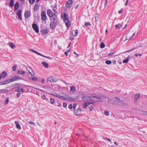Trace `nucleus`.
I'll use <instances>...</instances> for the list:
<instances>
[{
	"label": "nucleus",
	"instance_id": "f257e3e1",
	"mask_svg": "<svg viewBox=\"0 0 147 147\" xmlns=\"http://www.w3.org/2000/svg\"><path fill=\"white\" fill-rule=\"evenodd\" d=\"M63 18L64 21L65 23L66 26L67 27H70L71 25V22L69 20V17L68 14L65 13H64Z\"/></svg>",
	"mask_w": 147,
	"mask_h": 147
},
{
	"label": "nucleus",
	"instance_id": "f03ea898",
	"mask_svg": "<svg viewBox=\"0 0 147 147\" xmlns=\"http://www.w3.org/2000/svg\"><path fill=\"white\" fill-rule=\"evenodd\" d=\"M48 16L50 17V20L54 19V18H58L57 16L55 13H53L50 9H48L47 11Z\"/></svg>",
	"mask_w": 147,
	"mask_h": 147
},
{
	"label": "nucleus",
	"instance_id": "7ed1b4c3",
	"mask_svg": "<svg viewBox=\"0 0 147 147\" xmlns=\"http://www.w3.org/2000/svg\"><path fill=\"white\" fill-rule=\"evenodd\" d=\"M54 19L50 20L51 21L50 24V27L51 29H53L56 28V25L58 22V18H54Z\"/></svg>",
	"mask_w": 147,
	"mask_h": 147
},
{
	"label": "nucleus",
	"instance_id": "20e7f679",
	"mask_svg": "<svg viewBox=\"0 0 147 147\" xmlns=\"http://www.w3.org/2000/svg\"><path fill=\"white\" fill-rule=\"evenodd\" d=\"M93 99H92V100L96 102H101L102 101V99L103 98L102 96L99 95L93 96Z\"/></svg>",
	"mask_w": 147,
	"mask_h": 147
},
{
	"label": "nucleus",
	"instance_id": "39448f33",
	"mask_svg": "<svg viewBox=\"0 0 147 147\" xmlns=\"http://www.w3.org/2000/svg\"><path fill=\"white\" fill-rule=\"evenodd\" d=\"M115 105H122L123 104V101L118 97H115Z\"/></svg>",
	"mask_w": 147,
	"mask_h": 147
},
{
	"label": "nucleus",
	"instance_id": "423d86ee",
	"mask_svg": "<svg viewBox=\"0 0 147 147\" xmlns=\"http://www.w3.org/2000/svg\"><path fill=\"white\" fill-rule=\"evenodd\" d=\"M22 79V78L17 76H14L9 79L10 82L17 80H21Z\"/></svg>",
	"mask_w": 147,
	"mask_h": 147
},
{
	"label": "nucleus",
	"instance_id": "0eeeda50",
	"mask_svg": "<svg viewBox=\"0 0 147 147\" xmlns=\"http://www.w3.org/2000/svg\"><path fill=\"white\" fill-rule=\"evenodd\" d=\"M82 98V99L85 101L91 100L92 99L91 97L88 96H83Z\"/></svg>",
	"mask_w": 147,
	"mask_h": 147
},
{
	"label": "nucleus",
	"instance_id": "6e6552de",
	"mask_svg": "<svg viewBox=\"0 0 147 147\" xmlns=\"http://www.w3.org/2000/svg\"><path fill=\"white\" fill-rule=\"evenodd\" d=\"M41 18L42 20L43 21H45L46 20L47 16L45 11H44L41 12Z\"/></svg>",
	"mask_w": 147,
	"mask_h": 147
},
{
	"label": "nucleus",
	"instance_id": "1a4fd4ad",
	"mask_svg": "<svg viewBox=\"0 0 147 147\" xmlns=\"http://www.w3.org/2000/svg\"><path fill=\"white\" fill-rule=\"evenodd\" d=\"M26 69L29 73L32 76H33L34 75L35 73L33 70L31 69L30 67H26Z\"/></svg>",
	"mask_w": 147,
	"mask_h": 147
},
{
	"label": "nucleus",
	"instance_id": "9d476101",
	"mask_svg": "<svg viewBox=\"0 0 147 147\" xmlns=\"http://www.w3.org/2000/svg\"><path fill=\"white\" fill-rule=\"evenodd\" d=\"M32 27L34 30L37 33L39 32L38 28L37 25L36 24H33Z\"/></svg>",
	"mask_w": 147,
	"mask_h": 147
},
{
	"label": "nucleus",
	"instance_id": "9b49d317",
	"mask_svg": "<svg viewBox=\"0 0 147 147\" xmlns=\"http://www.w3.org/2000/svg\"><path fill=\"white\" fill-rule=\"evenodd\" d=\"M73 4L72 0H68L66 3V5L67 7H70L72 6Z\"/></svg>",
	"mask_w": 147,
	"mask_h": 147
},
{
	"label": "nucleus",
	"instance_id": "f8f14e48",
	"mask_svg": "<svg viewBox=\"0 0 147 147\" xmlns=\"http://www.w3.org/2000/svg\"><path fill=\"white\" fill-rule=\"evenodd\" d=\"M22 11L21 10H18L17 12V14L18 16V17L20 20H22Z\"/></svg>",
	"mask_w": 147,
	"mask_h": 147
},
{
	"label": "nucleus",
	"instance_id": "ddd939ff",
	"mask_svg": "<svg viewBox=\"0 0 147 147\" xmlns=\"http://www.w3.org/2000/svg\"><path fill=\"white\" fill-rule=\"evenodd\" d=\"M82 110L79 108L74 110V113L76 115L78 116L80 114V113Z\"/></svg>",
	"mask_w": 147,
	"mask_h": 147
},
{
	"label": "nucleus",
	"instance_id": "4468645a",
	"mask_svg": "<svg viewBox=\"0 0 147 147\" xmlns=\"http://www.w3.org/2000/svg\"><path fill=\"white\" fill-rule=\"evenodd\" d=\"M16 90L18 92H23L24 91V89L21 86H19L16 88Z\"/></svg>",
	"mask_w": 147,
	"mask_h": 147
},
{
	"label": "nucleus",
	"instance_id": "2eb2a0df",
	"mask_svg": "<svg viewBox=\"0 0 147 147\" xmlns=\"http://www.w3.org/2000/svg\"><path fill=\"white\" fill-rule=\"evenodd\" d=\"M65 96H62L61 99L63 100H65L67 101H70L71 98L69 97V95H65Z\"/></svg>",
	"mask_w": 147,
	"mask_h": 147
},
{
	"label": "nucleus",
	"instance_id": "dca6fc26",
	"mask_svg": "<svg viewBox=\"0 0 147 147\" xmlns=\"http://www.w3.org/2000/svg\"><path fill=\"white\" fill-rule=\"evenodd\" d=\"M41 31L42 32V34H46L49 32V31L48 30V29L45 28L43 29H41Z\"/></svg>",
	"mask_w": 147,
	"mask_h": 147
},
{
	"label": "nucleus",
	"instance_id": "f3484780",
	"mask_svg": "<svg viewBox=\"0 0 147 147\" xmlns=\"http://www.w3.org/2000/svg\"><path fill=\"white\" fill-rule=\"evenodd\" d=\"M31 13L30 11H26L24 14L25 18H28L30 16Z\"/></svg>",
	"mask_w": 147,
	"mask_h": 147
},
{
	"label": "nucleus",
	"instance_id": "a211bd4d",
	"mask_svg": "<svg viewBox=\"0 0 147 147\" xmlns=\"http://www.w3.org/2000/svg\"><path fill=\"white\" fill-rule=\"evenodd\" d=\"M90 103V102H84L82 105V107L84 109H85Z\"/></svg>",
	"mask_w": 147,
	"mask_h": 147
},
{
	"label": "nucleus",
	"instance_id": "6ab92c4d",
	"mask_svg": "<svg viewBox=\"0 0 147 147\" xmlns=\"http://www.w3.org/2000/svg\"><path fill=\"white\" fill-rule=\"evenodd\" d=\"M15 123L16 124V127L19 130L21 129V127L20 125L19 124L18 122L15 121Z\"/></svg>",
	"mask_w": 147,
	"mask_h": 147
},
{
	"label": "nucleus",
	"instance_id": "aec40b11",
	"mask_svg": "<svg viewBox=\"0 0 147 147\" xmlns=\"http://www.w3.org/2000/svg\"><path fill=\"white\" fill-rule=\"evenodd\" d=\"M19 7V3L18 2H17L14 5V10H17Z\"/></svg>",
	"mask_w": 147,
	"mask_h": 147
},
{
	"label": "nucleus",
	"instance_id": "412c9836",
	"mask_svg": "<svg viewBox=\"0 0 147 147\" xmlns=\"http://www.w3.org/2000/svg\"><path fill=\"white\" fill-rule=\"evenodd\" d=\"M115 100L112 99L109 100L108 101L109 103L111 104L115 105Z\"/></svg>",
	"mask_w": 147,
	"mask_h": 147
},
{
	"label": "nucleus",
	"instance_id": "4be33fe9",
	"mask_svg": "<svg viewBox=\"0 0 147 147\" xmlns=\"http://www.w3.org/2000/svg\"><path fill=\"white\" fill-rule=\"evenodd\" d=\"M14 1V0H11L9 4V6L10 7H13Z\"/></svg>",
	"mask_w": 147,
	"mask_h": 147
},
{
	"label": "nucleus",
	"instance_id": "5701e85b",
	"mask_svg": "<svg viewBox=\"0 0 147 147\" xmlns=\"http://www.w3.org/2000/svg\"><path fill=\"white\" fill-rule=\"evenodd\" d=\"M9 45L13 49H14L16 47L15 44L11 42L9 43Z\"/></svg>",
	"mask_w": 147,
	"mask_h": 147
},
{
	"label": "nucleus",
	"instance_id": "b1692460",
	"mask_svg": "<svg viewBox=\"0 0 147 147\" xmlns=\"http://www.w3.org/2000/svg\"><path fill=\"white\" fill-rule=\"evenodd\" d=\"M39 5L38 4H36L34 8V11H36L39 9Z\"/></svg>",
	"mask_w": 147,
	"mask_h": 147
},
{
	"label": "nucleus",
	"instance_id": "393cba45",
	"mask_svg": "<svg viewBox=\"0 0 147 147\" xmlns=\"http://www.w3.org/2000/svg\"><path fill=\"white\" fill-rule=\"evenodd\" d=\"M42 64L45 67L47 68L49 66L48 64L46 62H43L42 63Z\"/></svg>",
	"mask_w": 147,
	"mask_h": 147
},
{
	"label": "nucleus",
	"instance_id": "a878e982",
	"mask_svg": "<svg viewBox=\"0 0 147 147\" xmlns=\"http://www.w3.org/2000/svg\"><path fill=\"white\" fill-rule=\"evenodd\" d=\"M70 91L73 92H74L76 91V89L75 87L71 86L70 88Z\"/></svg>",
	"mask_w": 147,
	"mask_h": 147
},
{
	"label": "nucleus",
	"instance_id": "bb28decb",
	"mask_svg": "<svg viewBox=\"0 0 147 147\" xmlns=\"http://www.w3.org/2000/svg\"><path fill=\"white\" fill-rule=\"evenodd\" d=\"M31 50L32 52L35 53L38 55H40V56H43V55L38 53V52H37V51H36L35 50H33V49H31Z\"/></svg>",
	"mask_w": 147,
	"mask_h": 147
},
{
	"label": "nucleus",
	"instance_id": "cd10ccee",
	"mask_svg": "<svg viewBox=\"0 0 147 147\" xmlns=\"http://www.w3.org/2000/svg\"><path fill=\"white\" fill-rule=\"evenodd\" d=\"M3 78H4L7 75V73L6 71H3L1 74Z\"/></svg>",
	"mask_w": 147,
	"mask_h": 147
},
{
	"label": "nucleus",
	"instance_id": "c85d7f7f",
	"mask_svg": "<svg viewBox=\"0 0 147 147\" xmlns=\"http://www.w3.org/2000/svg\"><path fill=\"white\" fill-rule=\"evenodd\" d=\"M95 20L97 21L99 18V16L98 14L96 13L94 16Z\"/></svg>",
	"mask_w": 147,
	"mask_h": 147
},
{
	"label": "nucleus",
	"instance_id": "c756f323",
	"mask_svg": "<svg viewBox=\"0 0 147 147\" xmlns=\"http://www.w3.org/2000/svg\"><path fill=\"white\" fill-rule=\"evenodd\" d=\"M129 56L126 59H124L123 60V63H127L129 61Z\"/></svg>",
	"mask_w": 147,
	"mask_h": 147
},
{
	"label": "nucleus",
	"instance_id": "7c9ffc66",
	"mask_svg": "<svg viewBox=\"0 0 147 147\" xmlns=\"http://www.w3.org/2000/svg\"><path fill=\"white\" fill-rule=\"evenodd\" d=\"M3 81L4 82L5 85L6 84H8L10 83H11L10 80H9V79H8L5 80Z\"/></svg>",
	"mask_w": 147,
	"mask_h": 147
},
{
	"label": "nucleus",
	"instance_id": "2f4dec72",
	"mask_svg": "<svg viewBox=\"0 0 147 147\" xmlns=\"http://www.w3.org/2000/svg\"><path fill=\"white\" fill-rule=\"evenodd\" d=\"M25 73V72L24 71L22 70H18V74H23Z\"/></svg>",
	"mask_w": 147,
	"mask_h": 147
},
{
	"label": "nucleus",
	"instance_id": "473e14b6",
	"mask_svg": "<svg viewBox=\"0 0 147 147\" xmlns=\"http://www.w3.org/2000/svg\"><path fill=\"white\" fill-rule=\"evenodd\" d=\"M74 33H73V32H72V33L73 34V36H77V34L78 33V30H76L74 31Z\"/></svg>",
	"mask_w": 147,
	"mask_h": 147
},
{
	"label": "nucleus",
	"instance_id": "72a5a7b5",
	"mask_svg": "<svg viewBox=\"0 0 147 147\" xmlns=\"http://www.w3.org/2000/svg\"><path fill=\"white\" fill-rule=\"evenodd\" d=\"M105 63L108 65H110L111 63V61L110 60H107L106 61Z\"/></svg>",
	"mask_w": 147,
	"mask_h": 147
},
{
	"label": "nucleus",
	"instance_id": "f704fd0d",
	"mask_svg": "<svg viewBox=\"0 0 147 147\" xmlns=\"http://www.w3.org/2000/svg\"><path fill=\"white\" fill-rule=\"evenodd\" d=\"M105 44L103 42H101L100 45V47L102 48L105 47Z\"/></svg>",
	"mask_w": 147,
	"mask_h": 147
},
{
	"label": "nucleus",
	"instance_id": "c9c22d12",
	"mask_svg": "<svg viewBox=\"0 0 147 147\" xmlns=\"http://www.w3.org/2000/svg\"><path fill=\"white\" fill-rule=\"evenodd\" d=\"M70 49H68L67 51L65 52V54L67 55H68V54L70 52Z\"/></svg>",
	"mask_w": 147,
	"mask_h": 147
},
{
	"label": "nucleus",
	"instance_id": "e433bc0d",
	"mask_svg": "<svg viewBox=\"0 0 147 147\" xmlns=\"http://www.w3.org/2000/svg\"><path fill=\"white\" fill-rule=\"evenodd\" d=\"M17 67V65H13L12 67V69L13 71H15L16 70V68Z\"/></svg>",
	"mask_w": 147,
	"mask_h": 147
},
{
	"label": "nucleus",
	"instance_id": "4c0bfd02",
	"mask_svg": "<svg viewBox=\"0 0 147 147\" xmlns=\"http://www.w3.org/2000/svg\"><path fill=\"white\" fill-rule=\"evenodd\" d=\"M115 51L114 52H111V53H109L108 54V55L109 56H110V57L111 56L115 54Z\"/></svg>",
	"mask_w": 147,
	"mask_h": 147
},
{
	"label": "nucleus",
	"instance_id": "58836bf2",
	"mask_svg": "<svg viewBox=\"0 0 147 147\" xmlns=\"http://www.w3.org/2000/svg\"><path fill=\"white\" fill-rule=\"evenodd\" d=\"M140 96V94H137L135 96V98L136 99H138L139 98V96Z\"/></svg>",
	"mask_w": 147,
	"mask_h": 147
},
{
	"label": "nucleus",
	"instance_id": "ea45409f",
	"mask_svg": "<svg viewBox=\"0 0 147 147\" xmlns=\"http://www.w3.org/2000/svg\"><path fill=\"white\" fill-rule=\"evenodd\" d=\"M35 1V0H29V3L31 4H33Z\"/></svg>",
	"mask_w": 147,
	"mask_h": 147
},
{
	"label": "nucleus",
	"instance_id": "a19ab883",
	"mask_svg": "<svg viewBox=\"0 0 147 147\" xmlns=\"http://www.w3.org/2000/svg\"><path fill=\"white\" fill-rule=\"evenodd\" d=\"M50 101L51 103L53 104L54 103L55 100L51 98Z\"/></svg>",
	"mask_w": 147,
	"mask_h": 147
},
{
	"label": "nucleus",
	"instance_id": "79ce46f5",
	"mask_svg": "<svg viewBox=\"0 0 147 147\" xmlns=\"http://www.w3.org/2000/svg\"><path fill=\"white\" fill-rule=\"evenodd\" d=\"M9 101V99L8 98H7L5 99V105H6L8 104Z\"/></svg>",
	"mask_w": 147,
	"mask_h": 147
},
{
	"label": "nucleus",
	"instance_id": "37998d69",
	"mask_svg": "<svg viewBox=\"0 0 147 147\" xmlns=\"http://www.w3.org/2000/svg\"><path fill=\"white\" fill-rule=\"evenodd\" d=\"M37 79H38L37 77H34L32 78V80L36 81L37 80Z\"/></svg>",
	"mask_w": 147,
	"mask_h": 147
},
{
	"label": "nucleus",
	"instance_id": "c03bdc74",
	"mask_svg": "<svg viewBox=\"0 0 147 147\" xmlns=\"http://www.w3.org/2000/svg\"><path fill=\"white\" fill-rule=\"evenodd\" d=\"M86 26H90L91 25L90 23L89 22H87L85 23V24Z\"/></svg>",
	"mask_w": 147,
	"mask_h": 147
},
{
	"label": "nucleus",
	"instance_id": "a18cd8bd",
	"mask_svg": "<svg viewBox=\"0 0 147 147\" xmlns=\"http://www.w3.org/2000/svg\"><path fill=\"white\" fill-rule=\"evenodd\" d=\"M120 25V24H118L116 25L115 27L116 28H119L120 27H119V25Z\"/></svg>",
	"mask_w": 147,
	"mask_h": 147
},
{
	"label": "nucleus",
	"instance_id": "49530a36",
	"mask_svg": "<svg viewBox=\"0 0 147 147\" xmlns=\"http://www.w3.org/2000/svg\"><path fill=\"white\" fill-rule=\"evenodd\" d=\"M57 97H58L60 99H61L63 96L60 95L58 94H57V95H56Z\"/></svg>",
	"mask_w": 147,
	"mask_h": 147
},
{
	"label": "nucleus",
	"instance_id": "de8ad7c7",
	"mask_svg": "<svg viewBox=\"0 0 147 147\" xmlns=\"http://www.w3.org/2000/svg\"><path fill=\"white\" fill-rule=\"evenodd\" d=\"M51 80V82H56V80H55L53 78L52 80Z\"/></svg>",
	"mask_w": 147,
	"mask_h": 147
},
{
	"label": "nucleus",
	"instance_id": "09e8293b",
	"mask_svg": "<svg viewBox=\"0 0 147 147\" xmlns=\"http://www.w3.org/2000/svg\"><path fill=\"white\" fill-rule=\"evenodd\" d=\"M104 114L105 115H109V112L107 111H105Z\"/></svg>",
	"mask_w": 147,
	"mask_h": 147
},
{
	"label": "nucleus",
	"instance_id": "8fccbe9b",
	"mask_svg": "<svg viewBox=\"0 0 147 147\" xmlns=\"http://www.w3.org/2000/svg\"><path fill=\"white\" fill-rule=\"evenodd\" d=\"M5 85L4 81H2L0 82V85Z\"/></svg>",
	"mask_w": 147,
	"mask_h": 147
},
{
	"label": "nucleus",
	"instance_id": "3c124183",
	"mask_svg": "<svg viewBox=\"0 0 147 147\" xmlns=\"http://www.w3.org/2000/svg\"><path fill=\"white\" fill-rule=\"evenodd\" d=\"M68 107L69 109H71L73 107V106L71 104H70L69 105Z\"/></svg>",
	"mask_w": 147,
	"mask_h": 147
},
{
	"label": "nucleus",
	"instance_id": "603ef678",
	"mask_svg": "<svg viewBox=\"0 0 147 147\" xmlns=\"http://www.w3.org/2000/svg\"><path fill=\"white\" fill-rule=\"evenodd\" d=\"M53 78H52V77H50L49 78H47V80L50 81L51 82V80H52V79H53Z\"/></svg>",
	"mask_w": 147,
	"mask_h": 147
},
{
	"label": "nucleus",
	"instance_id": "864d4df0",
	"mask_svg": "<svg viewBox=\"0 0 147 147\" xmlns=\"http://www.w3.org/2000/svg\"><path fill=\"white\" fill-rule=\"evenodd\" d=\"M42 98L44 100H46V98L45 96L44 95H42Z\"/></svg>",
	"mask_w": 147,
	"mask_h": 147
},
{
	"label": "nucleus",
	"instance_id": "5fc2aeb1",
	"mask_svg": "<svg viewBox=\"0 0 147 147\" xmlns=\"http://www.w3.org/2000/svg\"><path fill=\"white\" fill-rule=\"evenodd\" d=\"M42 56V57H46L48 59H52V58H51V57H47V56H45L43 55V56Z\"/></svg>",
	"mask_w": 147,
	"mask_h": 147
},
{
	"label": "nucleus",
	"instance_id": "6e6d98bb",
	"mask_svg": "<svg viewBox=\"0 0 147 147\" xmlns=\"http://www.w3.org/2000/svg\"><path fill=\"white\" fill-rule=\"evenodd\" d=\"M2 93L6 92L8 91V90L6 89H2Z\"/></svg>",
	"mask_w": 147,
	"mask_h": 147
},
{
	"label": "nucleus",
	"instance_id": "4d7b16f0",
	"mask_svg": "<svg viewBox=\"0 0 147 147\" xmlns=\"http://www.w3.org/2000/svg\"><path fill=\"white\" fill-rule=\"evenodd\" d=\"M63 107H66L67 106V104L66 103H63Z\"/></svg>",
	"mask_w": 147,
	"mask_h": 147
},
{
	"label": "nucleus",
	"instance_id": "13d9d810",
	"mask_svg": "<svg viewBox=\"0 0 147 147\" xmlns=\"http://www.w3.org/2000/svg\"><path fill=\"white\" fill-rule=\"evenodd\" d=\"M93 107L92 106H90L89 107V109L90 111H92L93 109Z\"/></svg>",
	"mask_w": 147,
	"mask_h": 147
},
{
	"label": "nucleus",
	"instance_id": "bf43d9fd",
	"mask_svg": "<svg viewBox=\"0 0 147 147\" xmlns=\"http://www.w3.org/2000/svg\"><path fill=\"white\" fill-rule=\"evenodd\" d=\"M28 123L29 124H33L34 125H35V123L32 122V121H29L28 122Z\"/></svg>",
	"mask_w": 147,
	"mask_h": 147
},
{
	"label": "nucleus",
	"instance_id": "052dcab7",
	"mask_svg": "<svg viewBox=\"0 0 147 147\" xmlns=\"http://www.w3.org/2000/svg\"><path fill=\"white\" fill-rule=\"evenodd\" d=\"M20 95V93H18L16 94V96L17 98H19Z\"/></svg>",
	"mask_w": 147,
	"mask_h": 147
},
{
	"label": "nucleus",
	"instance_id": "680f3d73",
	"mask_svg": "<svg viewBox=\"0 0 147 147\" xmlns=\"http://www.w3.org/2000/svg\"><path fill=\"white\" fill-rule=\"evenodd\" d=\"M141 113L144 114H147V112L142 111Z\"/></svg>",
	"mask_w": 147,
	"mask_h": 147
},
{
	"label": "nucleus",
	"instance_id": "e2e57ef3",
	"mask_svg": "<svg viewBox=\"0 0 147 147\" xmlns=\"http://www.w3.org/2000/svg\"><path fill=\"white\" fill-rule=\"evenodd\" d=\"M135 33L134 32L133 34V35H132V36H131V37L129 39V40H130L131 39L132 37H133L134 36H135Z\"/></svg>",
	"mask_w": 147,
	"mask_h": 147
},
{
	"label": "nucleus",
	"instance_id": "0e129e2a",
	"mask_svg": "<svg viewBox=\"0 0 147 147\" xmlns=\"http://www.w3.org/2000/svg\"><path fill=\"white\" fill-rule=\"evenodd\" d=\"M77 106V104H74L73 106V107L74 109H75Z\"/></svg>",
	"mask_w": 147,
	"mask_h": 147
},
{
	"label": "nucleus",
	"instance_id": "69168bd1",
	"mask_svg": "<svg viewBox=\"0 0 147 147\" xmlns=\"http://www.w3.org/2000/svg\"><path fill=\"white\" fill-rule=\"evenodd\" d=\"M107 3H108V2H107V0H105V6L107 4Z\"/></svg>",
	"mask_w": 147,
	"mask_h": 147
},
{
	"label": "nucleus",
	"instance_id": "338daca9",
	"mask_svg": "<svg viewBox=\"0 0 147 147\" xmlns=\"http://www.w3.org/2000/svg\"><path fill=\"white\" fill-rule=\"evenodd\" d=\"M69 39L73 41L74 40V38L73 37H70L69 38Z\"/></svg>",
	"mask_w": 147,
	"mask_h": 147
},
{
	"label": "nucleus",
	"instance_id": "774afa93",
	"mask_svg": "<svg viewBox=\"0 0 147 147\" xmlns=\"http://www.w3.org/2000/svg\"><path fill=\"white\" fill-rule=\"evenodd\" d=\"M123 12V11L122 10H121L119 11H118V13H122Z\"/></svg>",
	"mask_w": 147,
	"mask_h": 147
}]
</instances>
